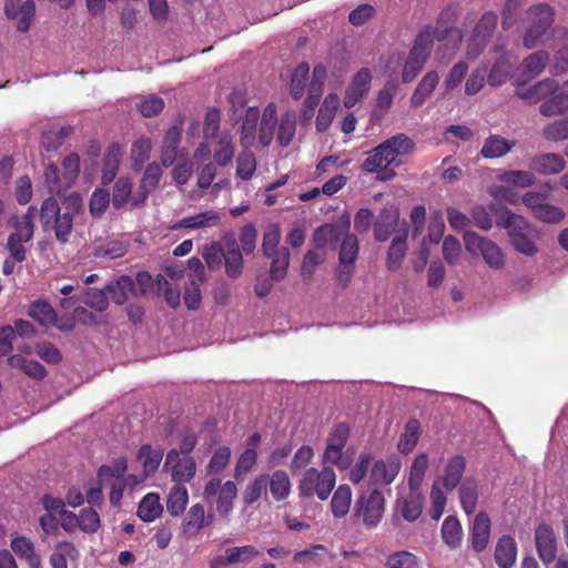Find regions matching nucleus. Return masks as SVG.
Segmentation results:
<instances>
[{"mask_svg": "<svg viewBox=\"0 0 568 568\" xmlns=\"http://www.w3.org/2000/svg\"><path fill=\"white\" fill-rule=\"evenodd\" d=\"M83 212V201L78 193L70 194L60 205L54 196L44 199L39 219L44 232H53L60 244L69 242L75 215Z\"/></svg>", "mask_w": 568, "mask_h": 568, "instance_id": "f257e3e1", "label": "nucleus"}, {"mask_svg": "<svg viewBox=\"0 0 568 568\" xmlns=\"http://www.w3.org/2000/svg\"><path fill=\"white\" fill-rule=\"evenodd\" d=\"M415 149V142L404 133H398L377 145L364 160L362 170L375 173L387 169L389 165H398L396 159L407 155Z\"/></svg>", "mask_w": 568, "mask_h": 568, "instance_id": "f03ea898", "label": "nucleus"}, {"mask_svg": "<svg viewBox=\"0 0 568 568\" xmlns=\"http://www.w3.org/2000/svg\"><path fill=\"white\" fill-rule=\"evenodd\" d=\"M37 213L38 209L30 205L23 215H11L8 220V224L13 229V232H11L7 239L6 248L12 257L18 260V263H22L27 260V248L24 244L33 239Z\"/></svg>", "mask_w": 568, "mask_h": 568, "instance_id": "7ed1b4c3", "label": "nucleus"}, {"mask_svg": "<svg viewBox=\"0 0 568 568\" xmlns=\"http://www.w3.org/2000/svg\"><path fill=\"white\" fill-rule=\"evenodd\" d=\"M336 484V475L333 468L323 467L321 470L308 468L302 476L298 485L300 495L306 498L317 496L326 500Z\"/></svg>", "mask_w": 568, "mask_h": 568, "instance_id": "20e7f679", "label": "nucleus"}, {"mask_svg": "<svg viewBox=\"0 0 568 568\" xmlns=\"http://www.w3.org/2000/svg\"><path fill=\"white\" fill-rule=\"evenodd\" d=\"M554 9L547 3L531 6L527 11V27L523 39L524 47L532 49L540 43L554 23Z\"/></svg>", "mask_w": 568, "mask_h": 568, "instance_id": "39448f33", "label": "nucleus"}, {"mask_svg": "<svg viewBox=\"0 0 568 568\" xmlns=\"http://www.w3.org/2000/svg\"><path fill=\"white\" fill-rule=\"evenodd\" d=\"M385 504L383 491L369 487L358 495L354 505V516L361 518L365 527H376L383 518Z\"/></svg>", "mask_w": 568, "mask_h": 568, "instance_id": "423d86ee", "label": "nucleus"}, {"mask_svg": "<svg viewBox=\"0 0 568 568\" xmlns=\"http://www.w3.org/2000/svg\"><path fill=\"white\" fill-rule=\"evenodd\" d=\"M432 52V33L429 28H423L409 51L408 58L404 64L402 72V81L410 83L423 70L428 57Z\"/></svg>", "mask_w": 568, "mask_h": 568, "instance_id": "0eeeda50", "label": "nucleus"}, {"mask_svg": "<svg viewBox=\"0 0 568 568\" xmlns=\"http://www.w3.org/2000/svg\"><path fill=\"white\" fill-rule=\"evenodd\" d=\"M351 435V428L346 423H338L327 438V445L323 454L325 463L333 464L339 469H347L353 462L352 454L344 452V447Z\"/></svg>", "mask_w": 568, "mask_h": 568, "instance_id": "6e6552de", "label": "nucleus"}, {"mask_svg": "<svg viewBox=\"0 0 568 568\" xmlns=\"http://www.w3.org/2000/svg\"><path fill=\"white\" fill-rule=\"evenodd\" d=\"M202 496L207 504L215 501L216 511L221 516L226 517L233 509L234 500L237 496V487L232 480L222 484L219 477H213L205 484Z\"/></svg>", "mask_w": 568, "mask_h": 568, "instance_id": "1a4fd4ad", "label": "nucleus"}, {"mask_svg": "<svg viewBox=\"0 0 568 568\" xmlns=\"http://www.w3.org/2000/svg\"><path fill=\"white\" fill-rule=\"evenodd\" d=\"M164 467L171 471V478L175 485H183L193 479L196 471V463L191 456H181L178 449H170L166 454Z\"/></svg>", "mask_w": 568, "mask_h": 568, "instance_id": "9d476101", "label": "nucleus"}, {"mask_svg": "<svg viewBox=\"0 0 568 568\" xmlns=\"http://www.w3.org/2000/svg\"><path fill=\"white\" fill-rule=\"evenodd\" d=\"M536 235L535 226L527 220H519V224L509 232L510 242L515 250L527 256H534L538 252L534 241Z\"/></svg>", "mask_w": 568, "mask_h": 568, "instance_id": "9b49d317", "label": "nucleus"}, {"mask_svg": "<svg viewBox=\"0 0 568 568\" xmlns=\"http://www.w3.org/2000/svg\"><path fill=\"white\" fill-rule=\"evenodd\" d=\"M372 72L368 68L359 69L348 83L344 94V106L353 108L369 91L372 84Z\"/></svg>", "mask_w": 568, "mask_h": 568, "instance_id": "f8f14e48", "label": "nucleus"}, {"mask_svg": "<svg viewBox=\"0 0 568 568\" xmlns=\"http://www.w3.org/2000/svg\"><path fill=\"white\" fill-rule=\"evenodd\" d=\"M535 544L540 560L548 565L556 558L557 541L554 529L547 524H540L535 529Z\"/></svg>", "mask_w": 568, "mask_h": 568, "instance_id": "ddd939ff", "label": "nucleus"}, {"mask_svg": "<svg viewBox=\"0 0 568 568\" xmlns=\"http://www.w3.org/2000/svg\"><path fill=\"white\" fill-rule=\"evenodd\" d=\"M4 11L9 19L17 20L18 31L27 32L36 13V3L33 0H26L19 6L18 0H8Z\"/></svg>", "mask_w": 568, "mask_h": 568, "instance_id": "4468645a", "label": "nucleus"}, {"mask_svg": "<svg viewBox=\"0 0 568 568\" xmlns=\"http://www.w3.org/2000/svg\"><path fill=\"white\" fill-rule=\"evenodd\" d=\"M490 528L491 523L487 513L480 511L474 517L470 527V542L475 552L480 554L487 548L490 539Z\"/></svg>", "mask_w": 568, "mask_h": 568, "instance_id": "2eb2a0df", "label": "nucleus"}, {"mask_svg": "<svg viewBox=\"0 0 568 568\" xmlns=\"http://www.w3.org/2000/svg\"><path fill=\"white\" fill-rule=\"evenodd\" d=\"M400 469V463L396 458L386 460L379 459L373 464L369 474V487L374 485H390L397 477Z\"/></svg>", "mask_w": 568, "mask_h": 568, "instance_id": "dca6fc26", "label": "nucleus"}, {"mask_svg": "<svg viewBox=\"0 0 568 568\" xmlns=\"http://www.w3.org/2000/svg\"><path fill=\"white\" fill-rule=\"evenodd\" d=\"M225 246L224 262L227 276L236 278L243 271V256L240 244L234 235H226L222 239Z\"/></svg>", "mask_w": 568, "mask_h": 568, "instance_id": "f3484780", "label": "nucleus"}, {"mask_svg": "<svg viewBox=\"0 0 568 568\" xmlns=\"http://www.w3.org/2000/svg\"><path fill=\"white\" fill-rule=\"evenodd\" d=\"M162 174L161 165L156 162H152L145 168L140 185L135 191V205H143L146 202L149 194L160 184Z\"/></svg>", "mask_w": 568, "mask_h": 568, "instance_id": "a211bd4d", "label": "nucleus"}, {"mask_svg": "<svg viewBox=\"0 0 568 568\" xmlns=\"http://www.w3.org/2000/svg\"><path fill=\"white\" fill-rule=\"evenodd\" d=\"M498 22V17L493 11L485 12L476 24L470 38L469 47H476V54L481 51Z\"/></svg>", "mask_w": 568, "mask_h": 568, "instance_id": "6ab92c4d", "label": "nucleus"}, {"mask_svg": "<svg viewBox=\"0 0 568 568\" xmlns=\"http://www.w3.org/2000/svg\"><path fill=\"white\" fill-rule=\"evenodd\" d=\"M517 60L510 53L500 55L493 64L487 75V82L491 87H499L511 77Z\"/></svg>", "mask_w": 568, "mask_h": 568, "instance_id": "aec40b11", "label": "nucleus"}, {"mask_svg": "<svg viewBox=\"0 0 568 568\" xmlns=\"http://www.w3.org/2000/svg\"><path fill=\"white\" fill-rule=\"evenodd\" d=\"M556 91H558V83L554 79H545L526 89L518 87L515 94L529 103H537Z\"/></svg>", "mask_w": 568, "mask_h": 568, "instance_id": "412c9836", "label": "nucleus"}, {"mask_svg": "<svg viewBox=\"0 0 568 568\" xmlns=\"http://www.w3.org/2000/svg\"><path fill=\"white\" fill-rule=\"evenodd\" d=\"M212 517V514L205 515V509L202 504H194L187 510L183 519L182 530L187 536H195L202 528L211 523Z\"/></svg>", "mask_w": 568, "mask_h": 568, "instance_id": "4be33fe9", "label": "nucleus"}, {"mask_svg": "<svg viewBox=\"0 0 568 568\" xmlns=\"http://www.w3.org/2000/svg\"><path fill=\"white\" fill-rule=\"evenodd\" d=\"M123 153V146L119 143H112L108 146L102 164V184L108 185L115 179Z\"/></svg>", "mask_w": 568, "mask_h": 568, "instance_id": "5701e85b", "label": "nucleus"}, {"mask_svg": "<svg viewBox=\"0 0 568 568\" xmlns=\"http://www.w3.org/2000/svg\"><path fill=\"white\" fill-rule=\"evenodd\" d=\"M494 558L499 568H513L517 558V545L513 536L503 535L498 539Z\"/></svg>", "mask_w": 568, "mask_h": 568, "instance_id": "b1692460", "label": "nucleus"}, {"mask_svg": "<svg viewBox=\"0 0 568 568\" xmlns=\"http://www.w3.org/2000/svg\"><path fill=\"white\" fill-rule=\"evenodd\" d=\"M11 549L20 558L24 559L30 568H40L41 558L36 552L34 544L26 536L13 535L10 542Z\"/></svg>", "mask_w": 568, "mask_h": 568, "instance_id": "393cba45", "label": "nucleus"}, {"mask_svg": "<svg viewBox=\"0 0 568 568\" xmlns=\"http://www.w3.org/2000/svg\"><path fill=\"white\" fill-rule=\"evenodd\" d=\"M516 145V140H508L499 134H490L480 150L484 159H498L508 154Z\"/></svg>", "mask_w": 568, "mask_h": 568, "instance_id": "a878e982", "label": "nucleus"}, {"mask_svg": "<svg viewBox=\"0 0 568 568\" xmlns=\"http://www.w3.org/2000/svg\"><path fill=\"white\" fill-rule=\"evenodd\" d=\"M405 498H398L397 509L407 521H415L422 514L424 507V495L420 489H409Z\"/></svg>", "mask_w": 568, "mask_h": 568, "instance_id": "bb28decb", "label": "nucleus"}, {"mask_svg": "<svg viewBox=\"0 0 568 568\" xmlns=\"http://www.w3.org/2000/svg\"><path fill=\"white\" fill-rule=\"evenodd\" d=\"M564 158L556 153H545L531 159L530 168L542 175H555L565 170Z\"/></svg>", "mask_w": 568, "mask_h": 568, "instance_id": "cd10ccee", "label": "nucleus"}, {"mask_svg": "<svg viewBox=\"0 0 568 568\" xmlns=\"http://www.w3.org/2000/svg\"><path fill=\"white\" fill-rule=\"evenodd\" d=\"M135 192H133V184L130 178H119L112 190V205L115 210H121L126 205L132 207H139L140 205L134 204Z\"/></svg>", "mask_w": 568, "mask_h": 568, "instance_id": "c85d7f7f", "label": "nucleus"}, {"mask_svg": "<svg viewBox=\"0 0 568 568\" xmlns=\"http://www.w3.org/2000/svg\"><path fill=\"white\" fill-rule=\"evenodd\" d=\"M220 220L221 216L216 211L209 210L178 221L171 226V230L178 231L181 229H206L216 225Z\"/></svg>", "mask_w": 568, "mask_h": 568, "instance_id": "c756f323", "label": "nucleus"}, {"mask_svg": "<svg viewBox=\"0 0 568 568\" xmlns=\"http://www.w3.org/2000/svg\"><path fill=\"white\" fill-rule=\"evenodd\" d=\"M182 130L173 125L165 132L161 148V163L163 166H171L178 155V149L181 142Z\"/></svg>", "mask_w": 568, "mask_h": 568, "instance_id": "7c9ffc66", "label": "nucleus"}, {"mask_svg": "<svg viewBox=\"0 0 568 568\" xmlns=\"http://www.w3.org/2000/svg\"><path fill=\"white\" fill-rule=\"evenodd\" d=\"M105 290L118 305H123L130 297H136L134 281L128 275H121L115 282L108 284Z\"/></svg>", "mask_w": 568, "mask_h": 568, "instance_id": "2f4dec72", "label": "nucleus"}, {"mask_svg": "<svg viewBox=\"0 0 568 568\" xmlns=\"http://www.w3.org/2000/svg\"><path fill=\"white\" fill-rule=\"evenodd\" d=\"M398 221L399 214L396 210H383L374 224L375 240L378 242L387 241L395 231Z\"/></svg>", "mask_w": 568, "mask_h": 568, "instance_id": "473e14b6", "label": "nucleus"}, {"mask_svg": "<svg viewBox=\"0 0 568 568\" xmlns=\"http://www.w3.org/2000/svg\"><path fill=\"white\" fill-rule=\"evenodd\" d=\"M466 469V459L463 455L453 456L444 470L442 477L443 486L447 490H454L460 483Z\"/></svg>", "mask_w": 568, "mask_h": 568, "instance_id": "72a5a7b5", "label": "nucleus"}, {"mask_svg": "<svg viewBox=\"0 0 568 568\" xmlns=\"http://www.w3.org/2000/svg\"><path fill=\"white\" fill-rule=\"evenodd\" d=\"M136 458L142 464L144 477H148L158 470L163 459V450L144 444L139 448Z\"/></svg>", "mask_w": 568, "mask_h": 568, "instance_id": "f704fd0d", "label": "nucleus"}, {"mask_svg": "<svg viewBox=\"0 0 568 568\" xmlns=\"http://www.w3.org/2000/svg\"><path fill=\"white\" fill-rule=\"evenodd\" d=\"M406 239L407 229L402 234H398L393 239L386 255V267L389 271H397L402 266L407 252Z\"/></svg>", "mask_w": 568, "mask_h": 568, "instance_id": "c9c22d12", "label": "nucleus"}, {"mask_svg": "<svg viewBox=\"0 0 568 568\" xmlns=\"http://www.w3.org/2000/svg\"><path fill=\"white\" fill-rule=\"evenodd\" d=\"M438 82L439 75L436 71L427 72L419 81L410 97L412 105L415 108L422 106L426 99L433 93Z\"/></svg>", "mask_w": 568, "mask_h": 568, "instance_id": "e433bc0d", "label": "nucleus"}, {"mask_svg": "<svg viewBox=\"0 0 568 568\" xmlns=\"http://www.w3.org/2000/svg\"><path fill=\"white\" fill-rule=\"evenodd\" d=\"M443 541L450 548L457 549L462 545L463 528L456 516H447L440 528Z\"/></svg>", "mask_w": 568, "mask_h": 568, "instance_id": "4c0bfd02", "label": "nucleus"}, {"mask_svg": "<svg viewBox=\"0 0 568 568\" xmlns=\"http://www.w3.org/2000/svg\"><path fill=\"white\" fill-rule=\"evenodd\" d=\"M8 364L12 368L21 369L26 375L34 379H43L48 372L45 367L37 361L29 359L22 355H11L8 358Z\"/></svg>", "mask_w": 568, "mask_h": 568, "instance_id": "58836bf2", "label": "nucleus"}, {"mask_svg": "<svg viewBox=\"0 0 568 568\" xmlns=\"http://www.w3.org/2000/svg\"><path fill=\"white\" fill-rule=\"evenodd\" d=\"M460 506L467 515L475 513L478 503V487L473 478H465L458 489Z\"/></svg>", "mask_w": 568, "mask_h": 568, "instance_id": "ea45409f", "label": "nucleus"}, {"mask_svg": "<svg viewBox=\"0 0 568 568\" xmlns=\"http://www.w3.org/2000/svg\"><path fill=\"white\" fill-rule=\"evenodd\" d=\"M276 123H277L276 105L274 103H270L264 109V113H263L261 125H260V132H258L260 142L264 146H267L271 144L273 136H274Z\"/></svg>", "mask_w": 568, "mask_h": 568, "instance_id": "a19ab883", "label": "nucleus"}, {"mask_svg": "<svg viewBox=\"0 0 568 568\" xmlns=\"http://www.w3.org/2000/svg\"><path fill=\"white\" fill-rule=\"evenodd\" d=\"M28 315L44 327L55 324L57 320L55 310L50 305V303L43 300L32 302L29 306Z\"/></svg>", "mask_w": 568, "mask_h": 568, "instance_id": "79ce46f5", "label": "nucleus"}, {"mask_svg": "<svg viewBox=\"0 0 568 568\" xmlns=\"http://www.w3.org/2000/svg\"><path fill=\"white\" fill-rule=\"evenodd\" d=\"M422 428L420 423L412 418L409 419L404 428V432L402 433L397 448L402 454H408L410 453L417 445L419 437H420Z\"/></svg>", "mask_w": 568, "mask_h": 568, "instance_id": "37998d69", "label": "nucleus"}, {"mask_svg": "<svg viewBox=\"0 0 568 568\" xmlns=\"http://www.w3.org/2000/svg\"><path fill=\"white\" fill-rule=\"evenodd\" d=\"M549 61V53L545 50H539L529 54L521 62V73L528 79L538 77L546 68Z\"/></svg>", "mask_w": 568, "mask_h": 568, "instance_id": "c03bdc74", "label": "nucleus"}, {"mask_svg": "<svg viewBox=\"0 0 568 568\" xmlns=\"http://www.w3.org/2000/svg\"><path fill=\"white\" fill-rule=\"evenodd\" d=\"M258 119L260 110L255 106L247 108L241 130V144L243 148H250L254 143Z\"/></svg>", "mask_w": 568, "mask_h": 568, "instance_id": "a18cd8bd", "label": "nucleus"}, {"mask_svg": "<svg viewBox=\"0 0 568 568\" xmlns=\"http://www.w3.org/2000/svg\"><path fill=\"white\" fill-rule=\"evenodd\" d=\"M338 106V98L334 94H329L325 98L323 104L318 110L316 118V130L318 132H325L332 124L335 112Z\"/></svg>", "mask_w": 568, "mask_h": 568, "instance_id": "49530a36", "label": "nucleus"}, {"mask_svg": "<svg viewBox=\"0 0 568 568\" xmlns=\"http://www.w3.org/2000/svg\"><path fill=\"white\" fill-rule=\"evenodd\" d=\"M189 494L184 485H174L166 499V510L174 517L181 515L187 505Z\"/></svg>", "mask_w": 568, "mask_h": 568, "instance_id": "de8ad7c7", "label": "nucleus"}, {"mask_svg": "<svg viewBox=\"0 0 568 568\" xmlns=\"http://www.w3.org/2000/svg\"><path fill=\"white\" fill-rule=\"evenodd\" d=\"M163 511L160 498L156 494L150 493L143 497L138 507V516L146 523L156 519Z\"/></svg>", "mask_w": 568, "mask_h": 568, "instance_id": "09e8293b", "label": "nucleus"}, {"mask_svg": "<svg viewBox=\"0 0 568 568\" xmlns=\"http://www.w3.org/2000/svg\"><path fill=\"white\" fill-rule=\"evenodd\" d=\"M352 504V489L348 485H341L334 493L331 508L336 518L347 515Z\"/></svg>", "mask_w": 568, "mask_h": 568, "instance_id": "8fccbe9b", "label": "nucleus"}, {"mask_svg": "<svg viewBox=\"0 0 568 568\" xmlns=\"http://www.w3.org/2000/svg\"><path fill=\"white\" fill-rule=\"evenodd\" d=\"M234 152L232 138L229 135L221 136L213 150L214 164L221 168L230 165L234 159Z\"/></svg>", "mask_w": 568, "mask_h": 568, "instance_id": "3c124183", "label": "nucleus"}, {"mask_svg": "<svg viewBox=\"0 0 568 568\" xmlns=\"http://www.w3.org/2000/svg\"><path fill=\"white\" fill-rule=\"evenodd\" d=\"M498 181L518 187H528L535 184L536 178L531 171L504 170L497 175Z\"/></svg>", "mask_w": 568, "mask_h": 568, "instance_id": "603ef678", "label": "nucleus"}, {"mask_svg": "<svg viewBox=\"0 0 568 568\" xmlns=\"http://www.w3.org/2000/svg\"><path fill=\"white\" fill-rule=\"evenodd\" d=\"M267 484H270L271 494L276 501L284 500L288 497L291 493V480L286 471H274Z\"/></svg>", "mask_w": 568, "mask_h": 568, "instance_id": "864d4df0", "label": "nucleus"}, {"mask_svg": "<svg viewBox=\"0 0 568 568\" xmlns=\"http://www.w3.org/2000/svg\"><path fill=\"white\" fill-rule=\"evenodd\" d=\"M290 250L285 246H281L280 251L271 255V278L275 282H280L286 277L287 268L290 265Z\"/></svg>", "mask_w": 568, "mask_h": 568, "instance_id": "5fc2aeb1", "label": "nucleus"}, {"mask_svg": "<svg viewBox=\"0 0 568 568\" xmlns=\"http://www.w3.org/2000/svg\"><path fill=\"white\" fill-rule=\"evenodd\" d=\"M428 464V456L425 453H420L414 458L408 478L409 489H420Z\"/></svg>", "mask_w": 568, "mask_h": 568, "instance_id": "6e6d98bb", "label": "nucleus"}, {"mask_svg": "<svg viewBox=\"0 0 568 568\" xmlns=\"http://www.w3.org/2000/svg\"><path fill=\"white\" fill-rule=\"evenodd\" d=\"M256 171V159L254 153L244 148L236 159V174L244 181L251 180Z\"/></svg>", "mask_w": 568, "mask_h": 568, "instance_id": "4d7b16f0", "label": "nucleus"}, {"mask_svg": "<svg viewBox=\"0 0 568 568\" xmlns=\"http://www.w3.org/2000/svg\"><path fill=\"white\" fill-rule=\"evenodd\" d=\"M359 251L358 239L355 234L346 233L338 252V262L341 264H355Z\"/></svg>", "mask_w": 568, "mask_h": 568, "instance_id": "13d9d810", "label": "nucleus"}, {"mask_svg": "<svg viewBox=\"0 0 568 568\" xmlns=\"http://www.w3.org/2000/svg\"><path fill=\"white\" fill-rule=\"evenodd\" d=\"M310 67L307 63H300L293 71L290 91L291 95L295 100H300L305 90V85L308 79Z\"/></svg>", "mask_w": 568, "mask_h": 568, "instance_id": "bf43d9fd", "label": "nucleus"}, {"mask_svg": "<svg viewBox=\"0 0 568 568\" xmlns=\"http://www.w3.org/2000/svg\"><path fill=\"white\" fill-rule=\"evenodd\" d=\"M267 483L268 476L266 474L258 475L245 487L242 494L243 503L246 505L256 503L266 493Z\"/></svg>", "mask_w": 568, "mask_h": 568, "instance_id": "052dcab7", "label": "nucleus"}, {"mask_svg": "<svg viewBox=\"0 0 568 568\" xmlns=\"http://www.w3.org/2000/svg\"><path fill=\"white\" fill-rule=\"evenodd\" d=\"M258 550L253 545L232 547L225 550V560L229 565L245 564L258 555Z\"/></svg>", "mask_w": 568, "mask_h": 568, "instance_id": "680f3d73", "label": "nucleus"}, {"mask_svg": "<svg viewBox=\"0 0 568 568\" xmlns=\"http://www.w3.org/2000/svg\"><path fill=\"white\" fill-rule=\"evenodd\" d=\"M489 209L496 216L497 226L507 229L508 233L513 231V227L519 224V220H525L523 216L514 214L509 209L499 204H491Z\"/></svg>", "mask_w": 568, "mask_h": 568, "instance_id": "e2e57ef3", "label": "nucleus"}, {"mask_svg": "<svg viewBox=\"0 0 568 568\" xmlns=\"http://www.w3.org/2000/svg\"><path fill=\"white\" fill-rule=\"evenodd\" d=\"M231 448L227 446H220L212 455L207 466L206 471L211 475L221 474L231 462Z\"/></svg>", "mask_w": 568, "mask_h": 568, "instance_id": "0e129e2a", "label": "nucleus"}, {"mask_svg": "<svg viewBox=\"0 0 568 568\" xmlns=\"http://www.w3.org/2000/svg\"><path fill=\"white\" fill-rule=\"evenodd\" d=\"M152 142L149 138L136 140L131 148V159L135 170H139L149 160Z\"/></svg>", "mask_w": 568, "mask_h": 568, "instance_id": "69168bd1", "label": "nucleus"}, {"mask_svg": "<svg viewBox=\"0 0 568 568\" xmlns=\"http://www.w3.org/2000/svg\"><path fill=\"white\" fill-rule=\"evenodd\" d=\"M341 231L332 224H324L317 227L313 234V243L317 248H325L328 243L338 241Z\"/></svg>", "mask_w": 568, "mask_h": 568, "instance_id": "338daca9", "label": "nucleus"}, {"mask_svg": "<svg viewBox=\"0 0 568 568\" xmlns=\"http://www.w3.org/2000/svg\"><path fill=\"white\" fill-rule=\"evenodd\" d=\"M542 136L551 142L568 140V118L556 120L545 125Z\"/></svg>", "mask_w": 568, "mask_h": 568, "instance_id": "774afa93", "label": "nucleus"}]
</instances>
